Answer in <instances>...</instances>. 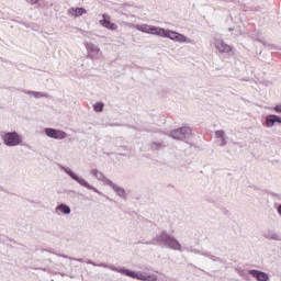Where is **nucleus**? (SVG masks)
<instances>
[{
	"label": "nucleus",
	"mask_w": 281,
	"mask_h": 281,
	"mask_svg": "<svg viewBox=\"0 0 281 281\" xmlns=\"http://www.w3.org/2000/svg\"><path fill=\"white\" fill-rule=\"evenodd\" d=\"M112 189L119 196H126V191L122 187L114 184Z\"/></svg>",
	"instance_id": "2eb2a0df"
},
{
	"label": "nucleus",
	"mask_w": 281,
	"mask_h": 281,
	"mask_svg": "<svg viewBox=\"0 0 281 281\" xmlns=\"http://www.w3.org/2000/svg\"><path fill=\"white\" fill-rule=\"evenodd\" d=\"M214 45L220 54H229L232 52V46L221 40L215 41Z\"/></svg>",
	"instance_id": "1a4fd4ad"
},
{
	"label": "nucleus",
	"mask_w": 281,
	"mask_h": 281,
	"mask_svg": "<svg viewBox=\"0 0 281 281\" xmlns=\"http://www.w3.org/2000/svg\"><path fill=\"white\" fill-rule=\"evenodd\" d=\"M191 133L192 130H190V127H182L171 132V137H173V139H186V137H188V135H190Z\"/></svg>",
	"instance_id": "423d86ee"
},
{
	"label": "nucleus",
	"mask_w": 281,
	"mask_h": 281,
	"mask_svg": "<svg viewBox=\"0 0 281 281\" xmlns=\"http://www.w3.org/2000/svg\"><path fill=\"white\" fill-rule=\"evenodd\" d=\"M138 32H144L145 34H154L155 36H161L162 38H170L176 43H192V40L186 37L181 33L176 31L165 30L159 26H153L148 24H138L135 26Z\"/></svg>",
	"instance_id": "f257e3e1"
},
{
	"label": "nucleus",
	"mask_w": 281,
	"mask_h": 281,
	"mask_svg": "<svg viewBox=\"0 0 281 281\" xmlns=\"http://www.w3.org/2000/svg\"><path fill=\"white\" fill-rule=\"evenodd\" d=\"M94 111H97L98 113H100L103 109H104V104L103 103H95L93 105Z\"/></svg>",
	"instance_id": "f3484780"
},
{
	"label": "nucleus",
	"mask_w": 281,
	"mask_h": 281,
	"mask_svg": "<svg viewBox=\"0 0 281 281\" xmlns=\"http://www.w3.org/2000/svg\"><path fill=\"white\" fill-rule=\"evenodd\" d=\"M69 16H82V14H87V10L85 8H71L68 10Z\"/></svg>",
	"instance_id": "f8f14e48"
},
{
	"label": "nucleus",
	"mask_w": 281,
	"mask_h": 281,
	"mask_svg": "<svg viewBox=\"0 0 281 281\" xmlns=\"http://www.w3.org/2000/svg\"><path fill=\"white\" fill-rule=\"evenodd\" d=\"M92 175H94V177H98V171L97 170H92Z\"/></svg>",
	"instance_id": "412c9836"
},
{
	"label": "nucleus",
	"mask_w": 281,
	"mask_h": 281,
	"mask_svg": "<svg viewBox=\"0 0 281 281\" xmlns=\"http://www.w3.org/2000/svg\"><path fill=\"white\" fill-rule=\"evenodd\" d=\"M92 266L97 267V263H93V262H92Z\"/></svg>",
	"instance_id": "a878e982"
},
{
	"label": "nucleus",
	"mask_w": 281,
	"mask_h": 281,
	"mask_svg": "<svg viewBox=\"0 0 281 281\" xmlns=\"http://www.w3.org/2000/svg\"><path fill=\"white\" fill-rule=\"evenodd\" d=\"M249 273H250V276H252V278H256V280H258V281L269 280V274H267L266 272H261L258 270H250Z\"/></svg>",
	"instance_id": "9b49d317"
},
{
	"label": "nucleus",
	"mask_w": 281,
	"mask_h": 281,
	"mask_svg": "<svg viewBox=\"0 0 281 281\" xmlns=\"http://www.w3.org/2000/svg\"><path fill=\"white\" fill-rule=\"evenodd\" d=\"M276 122H279V124H281V117L277 116Z\"/></svg>",
	"instance_id": "4be33fe9"
},
{
	"label": "nucleus",
	"mask_w": 281,
	"mask_h": 281,
	"mask_svg": "<svg viewBox=\"0 0 281 281\" xmlns=\"http://www.w3.org/2000/svg\"><path fill=\"white\" fill-rule=\"evenodd\" d=\"M100 25L102 27H105V30H111L112 32H115L117 30V24L111 22V16L108 14L102 15V20L99 21Z\"/></svg>",
	"instance_id": "0eeeda50"
},
{
	"label": "nucleus",
	"mask_w": 281,
	"mask_h": 281,
	"mask_svg": "<svg viewBox=\"0 0 281 281\" xmlns=\"http://www.w3.org/2000/svg\"><path fill=\"white\" fill-rule=\"evenodd\" d=\"M276 120H278L277 115H268L266 117V124H267L268 128H271L272 126H274V124L277 122Z\"/></svg>",
	"instance_id": "ddd939ff"
},
{
	"label": "nucleus",
	"mask_w": 281,
	"mask_h": 281,
	"mask_svg": "<svg viewBox=\"0 0 281 281\" xmlns=\"http://www.w3.org/2000/svg\"><path fill=\"white\" fill-rule=\"evenodd\" d=\"M5 146H19L23 138L16 132H9L2 136Z\"/></svg>",
	"instance_id": "7ed1b4c3"
},
{
	"label": "nucleus",
	"mask_w": 281,
	"mask_h": 281,
	"mask_svg": "<svg viewBox=\"0 0 281 281\" xmlns=\"http://www.w3.org/2000/svg\"><path fill=\"white\" fill-rule=\"evenodd\" d=\"M68 175H70V177L75 179V181H78L80 186H83V188H87L88 190H94V192H98V190L93 188L91 184H89L87 180L76 176L72 171H68Z\"/></svg>",
	"instance_id": "9d476101"
},
{
	"label": "nucleus",
	"mask_w": 281,
	"mask_h": 281,
	"mask_svg": "<svg viewBox=\"0 0 281 281\" xmlns=\"http://www.w3.org/2000/svg\"><path fill=\"white\" fill-rule=\"evenodd\" d=\"M103 181H104V183H105L106 186H110V188H113V186H115V183H113V181H111V180H109V179H104Z\"/></svg>",
	"instance_id": "a211bd4d"
},
{
	"label": "nucleus",
	"mask_w": 281,
	"mask_h": 281,
	"mask_svg": "<svg viewBox=\"0 0 281 281\" xmlns=\"http://www.w3.org/2000/svg\"><path fill=\"white\" fill-rule=\"evenodd\" d=\"M29 3H31L32 5H34V3H36V0H27Z\"/></svg>",
	"instance_id": "aec40b11"
},
{
	"label": "nucleus",
	"mask_w": 281,
	"mask_h": 281,
	"mask_svg": "<svg viewBox=\"0 0 281 281\" xmlns=\"http://www.w3.org/2000/svg\"><path fill=\"white\" fill-rule=\"evenodd\" d=\"M45 133L48 137H52L53 139H65V137H67V133L60 130L46 128Z\"/></svg>",
	"instance_id": "6e6552de"
},
{
	"label": "nucleus",
	"mask_w": 281,
	"mask_h": 281,
	"mask_svg": "<svg viewBox=\"0 0 281 281\" xmlns=\"http://www.w3.org/2000/svg\"><path fill=\"white\" fill-rule=\"evenodd\" d=\"M112 271H119V273H124L128 278H134L136 280H142V281H157V274L153 273H144V272H135L132 270H126V269H116V268H111Z\"/></svg>",
	"instance_id": "f03ea898"
},
{
	"label": "nucleus",
	"mask_w": 281,
	"mask_h": 281,
	"mask_svg": "<svg viewBox=\"0 0 281 281\" xmlns=\"http://www.w3.org/2000/svg\"><path fill=\"white\" fill-rule=\"evenodd\" d=\"M56 212H61V214H70L71 209H69V206H67L65 204H61L56 207Z\"/></svg>",
	"instance_id": "4468645a"
},
{
	"label": "nucleus",
	"mask_w": 281,
	"mask_h": 281,
	"mask_svg": "<svg viewBox=\"0 0 281 281\" xmlns=\"http://www.w3.org/2000/svg\"><path fill=\"white\" fill-rule=\"evenodd\" d=\"M85 46L88 52V57L91 58V60H100V58H102V50H100V47L95 44L88 42Z\"/></svg>",
	"instance_id": "20e7f679"
},
{
	"label": "nucleus",
	"mask_w": 281,
	"mask_h": 281,
	"mask_svg": "<svg viewBox=\"0 0 281 281\" xmlns=\"http://www.w3.org/2000/svg\"><path fill=\"white\" fill-rule=\"evenodd\" d=\"M274 111H276L277 113H281V105H277V106L274 108Z\"/></svg>",
	"instance_id": "6ab92c4d"
},
{
	"label": "nucleus",
	"mask_w": 281,
	"mask_h": 281,
	"mask_svg": "<svg viewBox=\"0 0 281 281\" xmlns=\"http://www.w3.org/2000/svg\"><path fill=\"white\" fill-rule=\"evenodd\" d=\"M92 266L97 267V263H93V262H92Z\"/></svg>",
	"instance_id": "bb28decb"
},
{
	"label": "nucleus",
	"mask_w": 281,
	"mask_h": 281,
	"mask_svg": "<svg viewBox=\"0 0 281 281\" xmlns=\"http://www.w3.org/2000/svg\"><path fill=\"white\" fill-rule=\"evenodd\" d=\"M88 265H92V262H91V261H88Z\"/></svg>",
	"instance_id": "b1692460"
},
{
	"label": "nucleus",
	"mask_w": 281,
	"mask_h": 281,
	"mask_svg": "<svg viewBox=\"0 0 281 281\" xmlns=\"http://www.w3.org/2000/svg\"><path fill=\"white\" fill-rule=\"evenodd\" d=\"M215 135H216V137H221L222 138V145L224 146V144H227L226 142H225V132L224 131H217L216 133H215Z\"/></svg>",
	"instance_id": "dca6fc26"
},
{
	"label": "nucleus",
	"mask_w": 281,
	"mask_h": 281,
	"mask_svg": "<svg viewBox=\"0 0 281 281\" xmlns=\"http://www.w3.org/2000/svg\"><path fill=\"white\" fill-rule=\"evenodd\" d=\"M160 243H164V245H166L170 249H176L178 251H181V244H179L177 239L168 236L166 233H162L160 235Z\"/></svg>",
	"instance_id": "39448f33"
},
{
	"label": "nucleus",
	"mask_w": 281,
	"mask_h": 281,
	"mask_svg": "<svg viewBox=\"0 0 281 281\" xmlns=\"http://www.w3.org/2000/svg\"><path fill=\"white\" fill-rule=\"evenodd\" d=\"M92 266L97 267V263H93V262H92Z\"/></svg>",
	"instance_id": "393cba45"
},
{
	"label": "nucleus",
	"mask_w": 281,
	"mask_h": 281,
	"mask_svg": "<svg viewBox=\"0 0 281 281\" xmlns=\"http://www.w3.org/2000/svg\"><path fill=\"white\" fill-rule=\"evenodd\" d=\"M98 267H106V265L100 263V265H98Z\"/></svg>",
	"instance_id": "5701e85b"
}]
</instances>
